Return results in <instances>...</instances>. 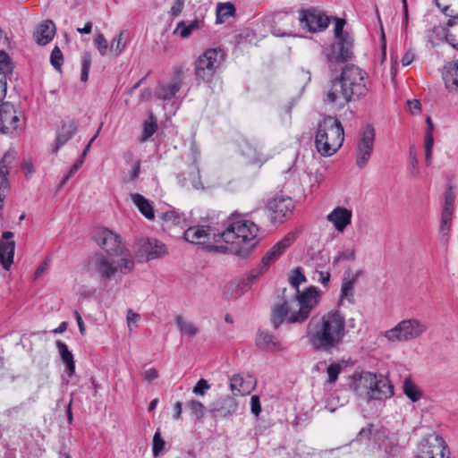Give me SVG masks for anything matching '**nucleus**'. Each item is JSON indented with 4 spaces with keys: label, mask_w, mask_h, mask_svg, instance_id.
I'll use <instances>...</instances> for the list:
<instances>
[{
    "label": "nucleus",
    "mask_w": 458,
    "mask_h": 458,
    "mask_svg": "<svg viewBox=\"0 0 458 458\" xmlns=\"http://www.w3.org/2000/svg\"><path fill=\"white\" fill-rule=\"evenodd\" d=\"M345 335V317L337 310L313 317L307 327L310 343L318 352H332L338 349Z\"/></svg>",
    "instance_id": "f257e3e1"
},
{
    "label": "nucleus",
    "mask_w": 458,
    "mask_h": 458,
    "mask_svg": "<svg viewBox=\"0 0 458 458\" xmlns=\"http://www.w3.org/2000/svg\"><path fill=\"white\" fill-rule=\"evenodd\" d=\"M368 74L354 64L345 65L340 78H335L327 94L326 101L336 108H343L349 102L367 95Z\"/></svg>",
    "instance_id": "f03ea898"
},
{
    "label": "nucleus",
    "mask_w": 458,
    "mask_h": 458,
    "mask_svg": "<svg viewBox=\"0 0 458 458\" xmlns=\"http://www.w3.org/2000/svg\"><path fill=\"white\" fill-rule=\"evenodd\" d=\"M258 226L249 220L230 222L221 228L222 242L231 244L232 250L239 255L247 254L257 243Z\"/></svg>",
    "instance_id": "7ed1b4c3"
},
{
    "label": "nucleus",
    "mask_w": 458,
    "mask_h": 458,
    "mask_svg": "<svg viewBox=\"0 0 458 458\" xmlns=\"http://www.w3.org/2000/svg\"><path fill=\"white\" fill-rule=\"evenodd\" d=\"M344 140V128L337 118L327 116L318 123L315 145L322 156H332L341 148Z\"/></svg>",
    "instance_id": "20e7f679"
},
{
    "label": "nucleus",
    "mask_w": 458,
    "mask_h": 458,
    "mask_svg": "<svg viewBox=\"0 0 458 458\" xmlns=\"http://www.w3.org/2000/svg\"><path fill=\"white\" fill-rule=\"evenodd\" d=\"M89 266L101 279L110 280L118 272L125 275L132 271L134 261L131 255H125L121 258L96 253L91 258Z\"/></svg>",
    "instance_id": "39448f33"
},
{
    "label": "nucleus",
    "mask_w": 458,
    "mask_h": 458,
    "mask_svg": "<svg viewBox=\"0 0 458 458\" xmlns=\"http://www.w3.org/2000/svg\"><path fill=\"white\" fill-rule=\"evenodd\" d=\"M333 19L335 21V42L331 44L327 53L329 68L331 70H334V64H342L351 59L353 49V38L350 33L344 30L345 20L336 17Z\"/></svg>",
    "instance_id": "423d86ee"
},
{
    "label": "nucleus",
    "mask_w": 458,
    "mask_h": 458,
    "mask_svg": "<svg viewBox=\"0 0 458 458\" xmlns=\"http://www.w3.org/2000/svg\"><path fill=\"white\" fill-rule=\"evenodd\" d=\"M221 228L210 225L191 226L184 232V239L193 244L205 245L208 250H214L225 253L228 247L217 245L222 242Z\"/></svg>",
    "instance_id": "0eeeda50"
},
{
    "label": "nucleus",
    "mask_w": 458,
    "mask_h": 458,
    "mask_svg": "<svg viewBox=\"0 0 458 458\" xmlns=\"http://www.w3.org/2000/svg\"><path fill=\"white\" fill-rule=\"evenodd\" d=\"M224 59L225 53L220 48H209L204 51L195 61L196 79L210 82Z\"/></svg>",
    "instance_id": "6e6552de"
},
{
    "label": "nucleus",
    "mask_w": 458,
    "mask_h": 458,
    "mask_svg": "<svg viewBox=\"0 0 458 458\" xmlns=\"http://www.w3.org/2000/svg\"><path fill=\"white\" fill-rule=\"evenodd\" d=\"M428 330L426 322L417 318H407L400 321L393 328L385 332L389 342H408L420 337Z\"/></svg>",
    "instance_id": "1a4fd4ad"
},
{
    "label": "nucleus",
    "mask_w": 458,
    "mask_h": 458,
    "mask_svg": "<svg viewBox=\"0 0 458 458\" xmlns=\"http://www.w3.org/2000/svg\"><path fill=\"white\" fill-rule=\"evenodd\" d=\"M360 381L368 388L367 394L369 399L384 401L394 395V386L383 375L363 372L360 377Z\"/></svg>",
    "instance_id": "9d476101"
},
{
    "label": "nucleus",
    "mask_w": 458,
    "mask_h": 458,
    "mask_svg": "<svg viewBox=\"0 0 458 458\" xmlns=\"http://www.w3.org/2000/svg\"><path fill=\"white\" fill-rule=\"evenodd\" d=\"M301 305L295 301H283L273 307L271 312V323L275 328H278L284 322L289 324L302 323L308 318H301Z\"/></svg>",
    "instance_id": "9b49d317"
},
{
    "label": "nucleus",
    "mask_w": 458,
    "mask_h": 458,
    "mask_svg": "<svg viewBox=\"0 0 458 458\" xmlns=\"http://www.w3.org/2000/svg\"><path fill=\"white\" fill-rule=\"evenodd\" d=\"M374 140V128L367 125L360 131L356 147V165L359 168H364L369 162L373 151Z\"/></svg>",
    "instance_id": "f8f14e48"
},
{
    "label": "nucleus",
    "mask_w": 458,
    "mask_h": 458,
    "mask_svg": "<svg viewBox=\"0 0 458 458\" xmlns=\"http://www.w3.org/2000/svg\"><path fill=\"white\" fill-rule=\"evenodd\" d=\"M267 208L273 223L283 224L293 216L294 203L290 197L277 196L267 202Z\"/></svg>",
    "instance_id": "ddd939ff"
},
{
    "label": "nucleus",
    "mask_w": 458,
    "mask_h": 458,
    "mask_svg": "<svg viewBox=\"0 0 458 458\" xmlns=\"http://www.w3.org/2000/svg\"><path fill=\"white\" fill-rule=\"evenodd\" d=\"M294 233H289L275 244L262 258L260 264L252 269L260 277L281 255L294 242Z\"/></svg>",
    "instance_id": "4468645a"
},
{
    "label": "nucleus",
    "mask_w": 458,
    "mask_h": 458,
    "mask_svg": "<svg viewBox=\"0 0 458 458\" xmlns=\"http://www.w3.org/2000/svg\"><path fill=\"white\" fill-rule=\"evenodd\" d=\"M97 243L106 252L107 255L123 257L130 255L125 252V248L119 234L108 229H103L96 234Z\"/></svg>",
    "instance_id": "2eb2a0df"
},
{
    "label": "nucleus",
    "mask_w": 458,
    "mask_h": 458,
    "mask_svg": "<svg viewBox=\"0 0 458 458\" xmlns=\"http://www.w3.org/2000/svg\"><path fill=\"white\" fill-rule=\"evenodd\" d=\"M329 21L328 16L316 9L302 10L299 15L301 26L310 32L326 30L328 27Z\"/></svg>",
    "instance_id": "dca6fc26"
},
{
    "label": "nucleus",
    "mask_w": 458,
    "mask_h": 458,
    "mask_svg": "<svg viewBox=\"0 0 458 458\" xmlns=\"http://www.w3.org/2000/svg\"><path fill=\"white\" fill-rule=\"evenodd\" d=\"M192 152V163L189 166L188 171L182 172L178 175V181L181 185L184 188L190 189H203V183L200 179L199 169V152L195 147L191 148Z\"/></svg>",
    "instance_id": "f3484780"
},
{
    "label": "nucleus",
    "mask_w": 458,
    "mask_h": 458,
    "mask_svg": "<svg viewBox=\"0 0 458 458\" xmlns=\"http://www.w3.org/2000/svg\"><path fill=\"white\" fill-rule=\"evenodd\" d=\"M240 149L248 162L250 164L261 165L272 157V155L264 151V147L261 142L252 140H244L240 144Z\"/></svg>",
    "instance_id": "a211bd4d"
},
{
    "label": "nucleus",
    "mask_w": 458,
    "mask_h": 458,
    "mask_svg": "<svg viewBox=\"0 0 458 458\" xmlns=\"http://www.w3.org/2000/svg\"><path fill=\"white\" fill-rule=\"evenodd\" d=\"M20 118L16 110L9 102L0 105V131L12 134L19 127Z\"/></svg>",
    "instance_id": "6ab92c4d"
},
{
    "label": "nucleus",
    "mask_w": 458,
    "mask_h": 458,
    "mask_svg": "<svg viewBox=\"0 0 458 458\" xmlns=\"http://www.w3.org/2000/svg\"><path fill=\"white\" fill-rule=\"evenodd\" d=\"M445 443L438 436L420 443L416 458H445Z\"/></svg>",
    "instance_id": "aec40b11"
},
{
    "label": "nucleus",
    "mask_w": 458,
    "mask_h": 458,
    "mask_svg": "<svg viewBox=\"0 0 458 458\" xmlns=\"http://www.w3.org/2000/svg\"><path fill=\"white\" fill-rule=\"evenodd\" d=\"M320 293L315 286H310L303 292L297 293L296 301L301 305V318H309L312 310L318 304Z\"/></svg>",
    "instance_id": "412c9836"
},
{
    "label": "nucleus",
    "mask_w": 458,
    "mask_h": 458,
    "mask_svg": "<svg viewBox=\"0 0 458 458\" xmlns=\"http://www.w3.org/2000/svg\"><path fill=\"white\" fill-rule=\"evenodd\" d=\"M183 71L180 66L174 67L172 81L160 84L156 89V96L161 100H170L180 90L182 83Z\"/></svg>",
    "instance_id": "4be33fe9"
},
{
    "label": "nucleus",
    "mask_w": 458,
    "mask_h": 458,
    "mask_svg": "<svg viewBox=\"0 0 458 458\" xmlns=\"http://www.w3.org/2000/svg\"><path fill=\"white\" fill-rule=\"evenodd\" d=\"M352 211L344 207L335 208L327 216L329 223L333 224L335 230L343 233L351 225Z\"/></svg>",
    "instance_id": "5701e85b"
},
{
    "label": "nucleus",
    "mask_w": 458,
    "mask_h": 458,
    "mask_svg": "<svg viewBox=\"0 0 458 458\" xmlns=\"http://www.w3.org/2000/svg\"><path fill=\"white\" fill-rule=\"evenodd\" d=\"M238 404L235 399L224 396L214 403L210 413L214 418H226L232 416L237 410Z\"/></svg>",
    "instance_id": "b1692460"
},
{
    "label": "nucleus",
    "mask_w": 458,
    "mask_h": 458,
    "mask_svg": "<svg viewBox=\"0 0 458 458\" xmlns=\"http://www.w3.org/2000/svg\"><path fill=\"white\" fill-rule=\"evenodd\" d=\"M230 386L234 395H245L254 389L255 384L250 376H247L244 378L241 375H233L230 378Z\"/></svg>",
    "instance_id": "393cba45"
},
{
    "label": "nucleus",
    "mask_w": 458,
    "mask_h": 458,
    "mask_svg": "<svg viewBox=\"0 0 458 458\" xmlns=\"http://www.w3.org/2000/svg\"><path fill=\"white\" fill-rule=\"evenodd\" d=\"M359 277V273L353 274L346 272L343 279L341 285L340 300H346L349 303L353 304L355 302L354 298V286Z\"/></svg>",
    "instance_id": "a878e982"
},
{
    "label": "nucleus",
    "mask_w": 458,
    "mask_h": 458,
    "mask_svg": "<svg viewBox=\"0 0 458 458\" xmlns=\"http://www.w3.org/2000/svg\"><path fill=\"white\" fill-rule=\"evenodd\" d=\"M15 152L7 151L3 157L0 164V210L3 208V192L8 188L7 174H9V165L14 160Z\"/></svg>",
    "instance_id": "bb28decb"
},
{
    "label": "nucleus",
    "mask_w": 458,
    "mask_h": 458,
    "mask_svg": "<svg viewBox=\"0 0 458 458\" xmlns=\"http://www.w3.org/2000/svg\"><path fill=\"white\" fill-rule=\"evenodd\" d=\"M436 5L450 19L446 22L447 27H453L458 23V0H434Z\"/></svg>",
    "instance_id": "cd10ccee"
},
{
    "label": "nucleus",
    "mask_w": 458,
    "mask_h": 458,
    "mask_svg": "<svg viewBox=\"0 0 458 458\" xmlns=\"http://www.w3.org/2000/svg\"><path fill=\"white\" fill-rule=\"evenodd\" d=\"M55 34V23L50 20H47L38 26L34 32V37L38 45L45 46L52 40Z\"/></svg>",
    "instance_id": "c85d7f7f"
},
{
    "label": "nucleus",
    "mask_w": 458,
    "mask_h": 458,
    "mask_svg": "<svg viewBox=\"0 0 458 458\" xmlns=\"http://www.w3.org/2000/svg\"><path fill=\"white\" fill-rule=\"evenodd\" d=\"M205 21L202 18H195L189 21H181L177 23L174 33H179L182 38H189L194 31L203 29Z\"/></svg>",
    "instance_id": "c756f323"
},
{
    "label": "nucleus",
    "mask_w": 458,
    "mask_h": 458,
    "mask_svg": "<svg viewBox=\"0 0 458 458\" xmlns=\"http://www.w3.org/2000/svg\"><path fill=\"white\" fill-rule=\"evenodd\" d=\"M257 345L259 349L276 352L282 350L281 344L275 335L267 330H259L257 337Z\"/></svg>",
    "instance_id": "7c9ffc66"
},
{
    "label": "nucleus",
    "mask_w": 458,
    "mask_h": 458,
    "mask_svg": "<svg viewBox=\"0 0 458 458\" xmlns=\"http://www.w3.org/2000/svg\"><path fill=\"white\" fill-rule=\"evenodd\" d=\"M443 80L447 89L458 90V61L448 63L445 66Z\"/></svg>",
    "instance_id": "2f4dec72"
},
{
    "label": "nucleus",
    "mask_w": 458,
    "mask_h": 458,
    "mask_svg": "<svg viewBox=\"0 0 458 458\" xmlns=\"http://www.w3.org/2000/svg\"><path fill=\"white\" fill-rule=\"evenodd\" d=\"M56 348L62 361L66 367V371L69 377H72L75 372V361L72 352L68 349V346L62 341L58 340L55 342Z\"/></svg>",
    "instance_id": "473e14b6"
},
{
    "label": "nucleus",
    "mask_w": 458,
    "mask_h": 458,
    "mask_svg": "<svg viewBox=\"0 0 458 458\" xmlns=\"http://www.w3.org/2000/svg\"><path fill=\"white\" fill-rule=\"evenodd\" d=\"M14 249L13 241L0 242V263L6 270H9L13 263Z\"/></svg>",
    "instance_id": "72a5a7b5"
},
{
    "label": "nucleus",
    "mask_w": 458,
    "mask_h": 458,
    "mask_svg": "<svg viewBox=\"0 0 458 458\" xmlns=\"http://www.w3.org/2000/svg\"><path fill=\"white\" fill-rule=\"evenodd\" d=\"M236 9L233 3H218L216 7V23L222 24L225 21L235 15Z\"/></svg>",
    "instance_id": "f704fd0d"
},
{
    "label": "nucleus",
    "mask_w": 458,
    "mask_h": 458,
    "mask_svg": "<svg viewBox=\"0 0 458 458\" xmlns=\"http://www.w3.org/2000/svg\"><path fill=\"white\" fill-rule=\"evenodd\" d=\"M76 131L77 126L73 122L63 125L56 137L55 152H57L59 148L66 144L73 137Z\"/></svg>",
    "instance_id": "c9c22d12"
},
{
    "label": "nucleus",
    "mask_w": 458,
    "mask_h": 458,
    "mask_svg": "<svg viewBox=\"0 0 458 458\" xmlns=\"http://www.w3.org/2000/svg\"><path fill=\"white\" fill-rule=\"evenodd\" d=\"M131 199L140 212L148 220L155 217L153 208L150 202L139 193L131 194Z\"/></svg>",
    "instance_id": "e433bc0d"
},
{
    "label": "nucleus",
    "mask_w": 458,
    "mask_h": 458,
    "mask_svg": "<svg viewBox=\"0 0 458 458\" xmlns=\"http://www.w3.org/2000/svg\"><path fill=\"white\" fill-rule=\"evenodd\" d=\"M144 249L147 251L148 259H157L166 252L165 244L152 238L147 240L144 244Z\"/></svg>",
    "instance_id": "4c0bfd02"
},
{
    "label": "nucleus",
    "mask_w": 458,
    "mask_h": 458,
    "mask_svg": "<svg viewBox=\"0 0 458 458\" xmlns=\"http://www.w3.org/2000/svg\"><path fill=\"white\" fill-rule=\"evenodd\" d=\"M427 130L425 134V159L426 165H429L432 158V148L434 145V137H433V123L431 118L428 116L426 118Z\"/></svg>",
    "instance_id": "58836bf2"
},
{
    "label": "nucleus",
    "mask_w": 458,
    "mask_h": 458,
    "mask_svg": "<svg viewBox=\"0 0 458 458\" xmlns=\"http://www.w3.org/2000/svg\"><path fill=\"white\" fill-rule=\"evenodd\" d=\"M175 324L182 335L193 337L199 332L198 327L191 321L185 320L182 316H176Z\"/></svg>",
    "instance_id": "ea45409f"
},
{
    "label": "nucleus",
    "mask_w": 458,
    "mask_h": 458,
    "mask_svg": "<svg viewBox=\"0 0 458 458\" xmlns=\"http://www.w3.org/2000/svg\"><path fill=\"white\" fill-rule=\"evenodd\" d=\"M403 388L404 394L412 402L419 401L422 396L421 392L410 378L404 379Z\"/></svg>",
    "instance_id": "a19ab883"
},
{
    "label": "nucleus",
    "mask_w": 458,
    "mask_h": 458,
    "mask_svg": "<svg viewBox=\"0 0 458 458\" xmlns=\"http://www.w3.org/2000/svg\"><path fill=\"white\" fill-rule=\"evenodd\" d=\"M453 213L454 211L442 209L439 233L443 236H446L449 233L452 225Z\"/></svg>",
    "instance_id": "79ce46f5"
},
{
    "label": "nucleus",
    "mask_w": 458,
    "mask_h": 458,
    "mask_svg": "<svg viewBox=\"0 0 458 458\" xmlns=\"http://www.w3.org/2000/svg\"><path fill=\"white\" fill-rule=\"evenodd\" d=\"M125 32L126 30H121L119 34L114 36L111 40V51H113L115 55H121L126 47V43L123 41Z\"/></svg>",
    "instance_id": "37998d69"
},
{
    "label": "nucleus",
    "mask_w": 458,
    "mask_h": 458,
    "mask_svg": "<svg viewBox=\"0 0 458 458\" xmlns=\"http://www.w3.org/2000/svg\"><path fill=\"white\" fill-rule=\"evenodd\" d=\"M186 406L196 420H201L204 417L205 406L199 401L190 400L186 403Z\"/></svg>",
    "instance_id": "c03bdc74"
},
{
    "label": "nucleus",
    "mask_w": 458,
    "mask_h": 458,
    "mask_svg": "<svg viewBox=\"0 0 458 458\" xmlns=\"http://www.w3.org/2000/svg\"><path fill=\"white\" fill-rule=\"evenodd\" d=\"M91 66V55L89 52H84L81 56V81L85 82L89 78V72Z\"/></svg>",
    "instance_id": "a18cd8bd"
},
{
    "label": "nucleus",
    "mask_w": 458,
    "mask_h": 458,
    "mask_svg": "<svg viewBox=\"0 0 458 458\" xmlns=\"http://www.w3.org/2000/svg\"><path fill=\"white\" fill-rule=\"evenodd\" d=\"M157 129V122L151 114L149 118L144 123L142 140L149 139L156 132Z\"/></svg>",
    "instance_id": "49530a36"
},
{
    "label": "nucleus",
    "mask_w": 458,
    "mask_h": 458,
    "mask_svg": "<svg viewBox=\"0 0 458 458\" xmlns=\"http://www.w3.org/2000/svg\"><path fill=\"white\" fill-rule=\"evenodd\" d=\"M306 281L305 276L302 274L301 267H296L289 277L290 284L296 288L299 293V285Z\"/></svg>",
    "instance_id": "de8ad7c7"
},
{
    "label": "nucleus",
    "mask_w": 458,
    "mask_h": 458,
    "mask_svg": "<svg viewBox=\"0 0 458 458\" xmlns=\"http://www.w3.org/2000/svg\"><path fill=\"white\" fill-rule=\"evenodd\" d=\"M64 56L58 47H55L50 55V63L55 70H60L63 65Z\"/></svg>",
    "instance_id": "09e8293b"
},
{
    "label": "nucleus",
    "mask_w": 458,
    "mask_h": 458,
    "mask_svg": "<svg viewBox=\"0 0 458 458\" xmlns=\"http://www.w3.org/2000/svg\"><path fill=\"white\" fill-rule=\"evenodd\" d=\"M342 371V366L337 363L330 364L327 367V382L329 384H334Z\"/></svg>",
    "instance_id": "8fccbe9b"
},
{
    "label": "nucleus",
    "mask_w": 458,
    "mask_h": 458,
    "mask_svg": "<svg viewBox=\"0 0 458 458\" xmlns=\"http://www.w3.org/2000/svg\"><path fill=\"white\" fill-rule=\"evenodd\" d=\"M94 43L99 54L105 55L108 49V43L105 36L101 33L98 34L94 39Z\"/></svg>",
    "instance_id": "3c124183"
},
{
    "label": "nucleus",
    "mask_w": 458,
    "mask_h": 458,
    "mask_svg": "<svg viewBox=\"0 0 458 458\" xmlns=\"http://www.w3.org/2000/svg\"><path fill=\"white\" fill-rule=\"evenodd\" d=\"M210 387L211 386L208 384V382L206 379L201 378L194 386L192 392L196 395L203 396L206 394L207 391L210 389Z\"/></svg>",
    "instance_id": "603ef678"
},
{
    "label": "nucleus",
    "mask_w": 458,
    "mask_h": 458,
    "mask_svg": "<svg viewBox=\"0 0 458 458\" xmlns=\"http://www.w3.org/2000/svg\"><path fill=\"white\" fill-rule=\"evenodd\" d=\"M165 446V440L159 431H157L153 437V454L157 456Z\"/></svg>",
    "instance_id": "864d4df0"
},
{
    "label": "nucleus",
    "mask_w": 458,
    "mask_h": 458,
    "mask_svg": "<svg viewBox=\"0 0 458 458\" xmlns=\"http://www.w3.org/2000/svg\"><path fill=\"white\" fill-rule=\"evenodd\" d=\"M11 71L12 65L8 55L4 51H0V72L5 75L6 72Z\"/></svg>",
    "instance_id": "5fc2aeb1"
},
{
    "label": "nucleus",
    "mask_w": 458,
    "mask_h": 458,
    "mask_svg": "<svg viewBox=\"0 0 458 458\" xmlns=\"http://www.w3.org/2000/svg\"><path fill=\"white\" fill-rule=\"evenodd\" d=\"M140 318V314L134 312L132 310H128L126 319H127V325H128V328H129L130 332L132 331L133 327H136L139 326Z\"/></svg>",
    "instance_id": "6e6d98bb"
},
{
    "label": "nucleus",
    "mask_w": 458,
    "mask_h": 458,
    "mask_svg": "<svg viewBox=\"0 0 458 458\" xmlns=\"http://www.w3.org/2000/svg\"><path fill=\"white\" fill-rule=\"evenodd\" d=\"M355 259V250L347 249L338 252L337 256L334 258V262L338 263L344 260H353Z\"/></svg>",
    "instance_id": "4d7b16f0"
},
{
    "label": "nucleus",
    "mask_w": 458,
    "mask_h": 458,
    "mask_svg": "<svg viewBox=\"0 0 458 458\" xmlns=\"http://www.w3.org/2000/svg\"><path fill=\"white\" fill-rule=\"evenodd\" d=\"M454 199H455L454 192L452 190L446 191V192L445 194V205L443 207V209H447L448 211H454Z\"/></svg>",
    "instance_id": "13d9d810"
},
{
    "label": "nucleus",
    "mask_w": 458,
    "mask_h": 458,
    "mask_svg": "<svg viewBox=\"0 0 458 458\" xmlns=\"http://www.w3.org/2000/svg\"><path fill=\"white\" fill-rule=\"evenodd\" d=\"M184 4L185 0H175L174 4L171 7L170 15L173 18L178 17L184 8Z\"/></svg>",
    "instance_id": "bf43d9fd"
},
{
    "label": "nucleus",
    "mask_w": 458,
    "mask_h": 458,
    "mask_svg": "<svg viewBox=\"0 0 458 458\" xmlns=\"http://www.w3.org/2000/svg\"><path fill=\"white\" fill-rule=\"evenodd\" d=\"M250 408H251V412L255 416L259 415V413L261 411V404H260V401H259V398L258 395H252L250 397Z\"/></svg>",
    "instance_id": "052dcab7"
},
{
    "label": "nucleus",
    "mask_w": 458,
    "mask_h": 458,
    "mask_svg": "<svg viewBox=\"0 0 458 458\" xmlns=\"http://www.w3.org/2000/svg\"><path fill=\"white\" fill-rule=\"evenodd\" d=\"M259 278V277H258V276H257L255 273H253V271L251 270V271L249 273V275H248V276H247L246 280H245V281H243V283H242V288H243L244 290H247V289L250 288V287H251V285H252V284H254V283H255Z\"/></svg>",
    "instance_id": "680f3d73"
},
{
    "label": "nucleus",
    "mask_w": 458,
    "mask_h": 458,
    "mask_svg": "<svg viewBox=\"0 0 458 458\" xmlns=\"http://www.w3.org/2000/svg\"><path fill=\"white\" fill-rule=\"evenodd\" d=\"M158 377V372L156 369L150 368L143 372V378L146 381H152Z\"/></svg>",
    "instance_id": "e2e57ef3"
},
{
    "label": "nucleus",
    "mask_w": 458,
    "mask_h": 458,
    "mask_svg": "<svg viewBox=\"0 0 458 458\" xmlns=\"http://www.w3.org/2000/svg\"><path fill=\"white\" fill-rule=\"evenodd\" d=\"M140 172V161L137 160L133 163L131 170L130 172V180L134 181L138 178Z\"/></svg>",
    "instance_id": "0e129e2a"
},
{
    "label": "nucleus",
    "mask_w": 458,
    "mask_h": 458,
    "mask_svg": "<svg viewBox=\"0 0 458 458\" xmlns=\"http://www.w3.org/2000/svg\"><path fill=\"white\" fill-rule=\"evenodd\" d=\"M414 56H415V55L411 49L407 50L405 52V54L403 55V56L402 57V60H401L402 64L403 66H407V65L411 64L414 59Z\"/></svg>",
    "instance_id": "69168bd1"
},
{
    "label": "nucleus",
    "mask_w": 458,
    "mask_h": 458,
    "mask_svg": "<svg viewBox=\"0 0 458 458\" xmlns=\"http://www.w3.org/2000/svg\"><path fill=\"white\" fill-rule=\"evenodd\" d=\"M386 453L387 454V458H396L399 454V447L396 445H391L386 448Z\"/></svg>",
    "instance_id": "338daca9"
},
{
    "label": "nucleus",
    "mask_w": 458,
    "mask_h": 458,
    "mask_svg": "<svg viewBox=\"0 0 458 458\" xmlns=\"http://www.w3.org/2000/svg\"><path fill=\"white\" fill-rule=\"evenodd\" d=\"M73 316H74V318H75V319L77 321L80 333L81 335H84V333H85V325H84V322L82 320V318H81V314L78 311H74Z\"/></svg>",
    "instance_id": "774afa93"
}]
</instances>
